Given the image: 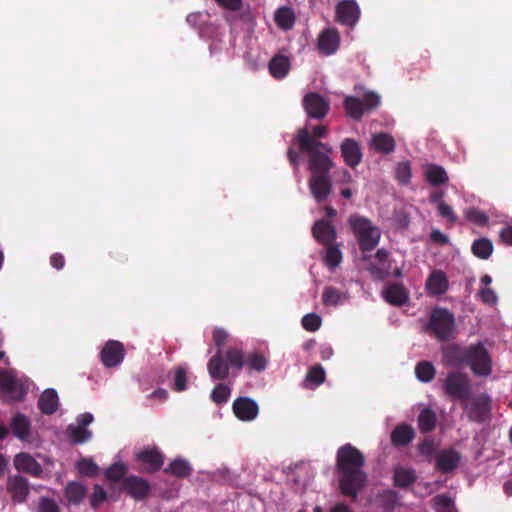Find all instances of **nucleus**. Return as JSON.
<instances>
[{
  "label": "nucleus",
  "mask_w": 512,
  "mask_h": 512,
  "mask_svg": "<svg viewBox=\"0 0 512 512\" xmlns=\"http://www.w3.org/2000/svg\"><path fill=\"white\" fill-rule=\"evenodd\" d=\"M394 484L400 488H406L412 485L417 477L412 469L404 467H396L394 469Z\"/></svg>",
  "instance_id": "obj_35"
},
{
  "label": "nucleus",
  "mask_w": 512,
  "mask_h": 512,
  "mask_svg": "<svg viewBox=\"0 0 512 512\" xmlns=\"http://www.w3.org/2000/svg\"><path fill=\"white\" fill-rule=\"evenodd\" d=\"M341 156L346 165L357 167L362 161V150L355 139L345 138L340 145Z\"/></svg>",
  "instance_id": "obj_15"
},
{
  "label": "nucleus",
  "mask_w": 512,
  "mask_h": 512,
  "mask_svg": "<svg viewBox=\"0 0 512 512\" xmlns=\"http://www.w3.org/2000/svg\"><path fill=\"white\" fill-rule=\"evenodd\" d=\"M71 441L75 444H82L89 440L92 436V432L87 428L81 426H69L68 428Z\"/></svg>",
  "instance_id": "obj_42"
},
{
  "label": "nucleus",
  "mask_w": 512,
  "mask_h": 512,
  "mask_svg": "<svg viewBox=\"0 0 512 512\" xmlns=\"http://www.w3.org/2000/svg\"><path fill=\"white\" fill-rule=\"evenodd\" d=\"M479 297L484 304L493 305L497 302V295L495 291L488 287L480 289Z\"/></svg>",
  "instance_id": "obj_58"
},
{
  "label": "nucleus",
  "mask_w": 512,
  "mask_h": 512,
  "mask_svg": "<svg viewBox=\"0 0 512 512\" xmlns=\"http://www.w3.org/2000/svg\"><path fill=\"white\" fill-rule=\"evenodd\" d=\"M466 218L473 223L483 226L488 222V217L476 208H470L466 211Z\"/></svg>",
  "instance_id": "obj_53"
},
{
  "label": "nucleus",
  "mask_w": 512,
  "mask_h": 512,
  "mask_svg": "<svg viewBox=\"0 0 512 512\" xmlns=\"http://www.w3.org/2000/svg\"><path fill=\"white\" fill-rule=\"evenodd\" d=\"M472 253L480 259H488L493 251L492 242L486 238H480L473 242Z\"/></svg>",
  "instance_id": "obj_40"
},
{
  "label": "nucleus",
  "mask_w": 512,
  "mask_h": 512,
  "mask_svg": "<svg viewBox=\"0 0 512 512\" xmlns=\"http://www.w3.org/2000/svg\"><path fill=\"white\" fill-rule=\"evenodd\" d=\"M309 190L318 203L324 202L332 191V181L329 174H312L308 181Z\"/></svg>",
  "instance_id": "obj_10"
},
{
  "label": "nucleus",
  "mask_w": 512,
  "mask_h": 512,
  "mask_svg": "<svg viewBox=\"0 0 512 512\" xmlns=\"http://www.w3.org/2000/svg\"><path fill=\"white\" fill-rule=\"evenodd\" d=\"M37 512H61L60 507L56 503L55 500L48 497H41L39 499V504L37 508Z\"/></svg>",
  "instance_id": "obj_52"
},
{
  "label": "nucleus",
  "mask_w": 512,
  "mask_h": 512,
  "mask_svg": "<svg viewBox=\"0 0 512 512\" xmlns=\"http://www.w3.org/2000/svg\"><path fill=\"white\" fill-rule=\"evenodd\" d=\"M299 151L308 155V166L312 174H329L334 166L329 156L333 148L327 143L310 139L307 133L300 135Z\"/></svg>",
  "instance_id": "obj_3"
},
{
  "label": "nucleus",
  "mask_w": 512,
  "mask_h": 512,
  "mask_svg": "<svg viewBox=\"0 0 512 512\" xmlns=\"http://www.w3.org/2000/svg\"><path fill=\"white\" fill-rule=\"evenodd\" d=\"M364 454L355 446L346 443L336 452V471L339 474V489L344 496L356 499L365 487L367 475L363 471Z\"/></svg>",
  "instance_id": "obj_1"
},
{
  "label": "nucleus",
  "mask_w": 512,
  "mask_h": 512,
  "mask_svg": "<svg viewBox=\"0 0 512 512\" xmlns=\"http://www.w3.org/2000/svg\"><path fill=\"white\" fill-rule=\"evenodd\" d=\"M455 329V317L447 308L436 307L431 311L427 331L439 341L449 340Z\"/></svg>",
  "instance_id": "obj_5"
},
{
  "label": "nucleus",
  "mask_w": 512,
  "mask_h": 512,
  "mask_svg": "<svg viewBox=\"0 0 512 512\" xmlns=\"http://www.w3.org/2000/svg\"><path fill=\"white\" fill-rule=\"evenodd\" d=\"M267 363L268 361L265 356L259 352L250 353L245 357V365L249 370L262 372L266 369Z\"/></svg>",
  "instance_id": "obj_41"
},
{
  "label": "nucleus",
  "mask_w": 512,
  "mask_h": 512,
  "mask_svg": "<svg viewBox=\"0 0 512 512\" xmlns=\"http://www.w3.org/2000/svg\"><path fill=\"white\" fill-rule=\"evenodd\" d=\"M38 408L43 414L51 415L58 409V394L52 389H46L38 400Z\"/></svg>",
  "instance_id": "obj_28"
},
{
  "label": "nucleus",
  "mask_w": 512,
  "mask_h": 512,
  "mask_svg": "<svg viewBox=\"0 0 512 512\" xmlns=\"http://www.w3.org/2000/svg\"><path fill=\"white\" fill-rule=\"evenodd\" d=\"M490 411L489 399L485 396L475 397L468 408V417L470 420L481 423L483 422Z\"/></svg>",
  "instance_id": "obj_20"
},
{
  "label": "nucleus",
  "mask_w": 512,
  "mask_h": 512,
  "mask_svg": "<svg viewBox=\"0 0 512 512\" xmlns=\"http://www.w3.org/2000/svg\"><path fill=\"white\" fill-rule=\"evenodd\" d=\"M10 427L13 435L21 441H27L31 434V421L30 419L20 413H15L10 421Z\"/></svg>",
  "instance_id": "obj_21"
},
{
  "label": "nucleus",
  "mask_w": 512,
  "mask_h": 512,
  "mask_svg": "<svg viewBox=\"0 0 512 512\" xmlns=\"http://www.w3.org/2000/svg\"><path fill=\"white\" fill-rule=\"evenodd\" d=\"M438 214L442 217L447 219L451 224L456 223L457 216L453 212V209L451 206H449L447 203L440 201L437 205Z\"/></svg>",
  "instance_id": "obj_54"
},
{
  "label": "nucleus",
  "mask_w": 512,
  "mask_h": 512,
  "mask_svg": "<svg viewBox=\"0 0 512 512\" xmlns=\"http://www.w3.org/2000/svg\"><path fill=\"white\" fill-rule=\"evenodd\" d=\"M136 460L146 465V472L154 473L163 466L165 455L157 447H146L136 453Z\"/></svg>",
  "instance_id": "obj_11"
},
{
  "label": "nucleus",
  "mask_w": 512,
  "mask_h": 512,
  "mask_svg": "<svg viewBox=\"0 0 512 512\" xmlns=\"http://www.w3.org/2000/svg\"><path fill=\"white\" fill-rule=\"evenodd\" d=\"M85 494V487L78 482H69L65 488V496L73 504H79L85 497Z\"/></svg>",
  "instance_id": "obj_39"
},
{
  "label": "nucleus",
  "mask_w": 512,
  "mask_h": 512,
  "mask_svg": "<svg viewBox=\"0 0 512 512\" xmlns=\"http://www.w3.org/2000/svg\"><path fill=\"white\" fill-rule=\"evenodd\" d=\"M187 376L186 370L182 367H177L175 370L174 390L181 392L186 389Z\"/></svg>",
  "instance_id": "obj_55"
},
{
  "label": "nucleus",
  "mask_w": 512,
  "mask_h": 512,
  "mask_svg": "<svg viewBox=\"0 0 512 512\" xmlns=\"http://www.w3.org/2000/svg\"><path fill=\"white\" fill-rule=\"evenodd\" d=\"M468 355V347L464 348L456 344L446 345L442 349L444 364L460 368L466 365Z\"/></svg>",
  "instance_id": "obj_17"
},
{
  "label": "nucleus",
  "mask_w": 512,
  "mask_h": 512,
  "mask_svg": "<svg viewBox=\"0 0 512 512\" xmlns=\"http://www.w3.org/2000/svg\"><path fill=\"white\" fill-rule=\"evenodd\" d=\"M7 491L11 495L13 502L23 503L30 493L29 482L21 475L9 476L7 479Z\"/></svg>",
  "instance_id": "obj_13"
},
{
  "label": "nucleus",
  "mask_w": 512,
  "mask_h": 512,
  "mask_svg": "<svg viewBox=\"0 0 512 512\" xmlns=\"http://www.w3.org/2000/svg\"><path fill=\"white\" fill-rule=\"evenodd\" d=\"M396 178L401 184H407L411 179V166L409 162H400L396 167Z\"/></svg>",
  "instance_id": "obj_51"
},
{
  "label": "nucleus",
  "mask_w": 512,
  "mask_h": 512,
  "mask_svg": "<svg viewBox=\"0 0 512 512\" xmlns=\"http://www.w3.org/2000/svg\"><path fill=\"white\" fill-rule=\"evenodd\" d=\"M306 379L316 385H320L325 381V371L321 365H314L309 369Z\"/></svg>",
  "instance_id": "obj_50"
},
{
  "label": "nucleus",
  "mask_w": 512,
  "mask_h": 512,
  "mask_svg": "<svg viewBox=\"0 0 512 512\" xmlns=\"http://www.w3.org/2000/svg\"><path fill=\"white\" fill-rule=\"evenodd\" d=\"M501 241L509 246H512V226L505 227L500 232Z\"/></svg>",
  "instance_id": "obj_64"
},
{
  "label": "nucleus",
  "mask_w": 512,
  "mask_h": 512,
  "mask_svg": "<svg viewBox=\"0 0 512 512\" xmlns=\"http://www.w3.org/2000/svg\"><path fill=\"white\" fill-rule=\"evenodd\" d=\"M302 133H307V136L310 139H312L316 142H321L320 139L326 138V136L328 135V128L325 125H317L313 128H310L309 125H307V124L305 126L299 128L297 131V134L295 136V140L298 143L299 147H300V135H302Z\"/></svg>",
  "instance_id": "obj_36"
},
{
  "label": "nucleus",
  "mask_w": 512,
  "mask_h": 512,
  "mask_svg": "<svg viewBox=\"0 0 512 512\" xmlns=\"http://www.w3.org/2000/svg\"><path fill=\"white\" fill-rule=\"evenodd\" d=\"M274 20L279 28L290 30L295 23V14L291 8L283 6L275 11Z\"/></svg>",
  "instance_id": "obj_33"
},
{
  "label": "nucleus",
  "mask_w": 512,
  "mask_h": 512,
  "mask_svg": "<svg viewBox=\"0 0 512 512\" xmlns=\"http://www.w3.org/2000/svg\"><path fill=\"white\" fill-rule=\"evenodd\" d=\"M315 239L323 245H331L336 239V230L333 224L325 219L315 222L312 228Z\"/></svg>",
  "instance_id": "obj_19"
},
{
  "label": "nucleus",
  "mask_w": 512,
  "mask_h": 512,
  "mask_svg": "<svg viewBox=\"0 0 512 512\" xmlns=\"http://www.w3.org/2000/svg\"><path fill=\"white\" fill-rule=\"evenodd\" d=\"M50 265L57 270H61L65 266L64 256L58 252L53 253L50 256Z\"/></svg>",
  "instance_id": "obj_62"
},
{
  "label": "nucleus",
  "mask_w": 512,
  "mask_h": 512,
  "mask_svg": "<svg viewBox=\"0 0 512 512\" xmlns=\"http://www.w3.org/2000/svg\"><path fill=\"white\" fill-rule=\"evenodd\" d=\"M384 299L396 306H401L408 300V294L401 284H390L383 292Z\"/></svg>",
  "instance_id": "obj_29"
},
{
  "label": "nucleus",
  "mask_w": 512,
  "mask_h": 512,
  "mask_svg": "<svg viewBox=\"0 0 512 512\" xmlns=\"http://www.w3.org/2000/svg\"><path fill=\"white\" fill-rule=\"evenodd\" d=\"M233 413L241 421H252L259 413V406L249 397H238L232 405Z\"/></svg>",
  "instance_id": "obj_12"
},
{
  "label": "nucleus",
  "mask_w": 512,
  "mask_h": 512,
  "mask_svg": "<svg viewBox=\"0 0 512 512\" xmlns=\"http://www.w3.org/2000/svg\"><path fill=\"white\" fill-rule=\"evenodd\" d=\"M460 461V454L453 450H443L436 459L437 469L443 473L454 470Z\"/></svg>",
  "instance_id": "obj_26"
},
{
  "label": "nucleus",
  "mask_w": 512,
  "mask_h": 512,
  "mask_svg": "<svg viewBox=\"0 0 512 512\" xmlns=\"http://www.w3.org/2000/svg\"><path fill=\"white\" fill-rule=\"evenodd\" d=\"M434 506L439 507L440 510L453 509V501L451 497L446 494H439L433 498Z\"/></svg>",
  "instance_id": "obj_57"
},
{
  "label": "nucleus",
  "mask_w": 512,
  "mask_h": 512,
  "mask_svg": "<svg viewBox=\"0 0 512 512\" xmlns=\"http://www.w3.org/2000/svg\"><path fill=\"white\" fill-rule=\"evenodd\" d=\"M344 108L347 114L356 120H360L365 112L363 102L353 96H347L344 99Z\"/></svg>",
  "instance_id": "obj_38"
},
{
  "label": "nucleus",
  "mask_w": 512,
  "mask_h": 512,
  "mask_svg": "<svg viewBox=\"0 0 512 512\" xmlns=\"http://www.w3.org/2000/svg\"><path fill=\"white\" fill-rule=\"evenodd\" d=\"M107 493L105 490L100 487L99 485H96L94 487V492L91 496V504L93 507H97L99 504H101L103 501L106 500Z\"/></svg>",
  "instance_id": "obj_59"
},
{
  "label": "nucleus",
  "mask_w": 512,
  "mask_h": 512,
  "mask_svg": "<svg viewBox=\"0 0 512 512\" xmlns=\"http://www.w3.org/2000/svg\"><path fill=\"white\" fill-rule=\"evenodd\" d=\"M245 366V356L241 349L229 347L226 351L218 349L207 363L212 380L223 381L229 376V369L239 372Z\"/></svg>",
  "instance_id": "obj_2"
},
{
  "label": "nucleus",
  "mask_w": 512,
  "mask_h": 512,
  "mask_svg": "<svg viewBox=\"0 0 512 512\" xmlns=\"http://www.w3.org/2000/svg\"><path fill=\"white\" fill-rule=\"evenodd\" d=\"M426 287L429 290L430 294L433 295H442L444 294L449 287L448 279L443 271L435 270L433 271L426 282Z\"/></svg>",
  "instance_id": "obj_25"
},
{
  "label": "nucleus",
  "mask_w": 512,
  "mask_h": 512,
  "mask_svg": "<svg viewBox=\"0 0 512 512\" xmlns=\"http://www.w3.org/2000/svg\"><path fill=\"white\" fill-rule=\"evenodd\" d=\"M126 470V466L123 463H115L106 469L105 477L108 480L117 482L124 477Z\"/></svg>",
  "instance_id": "obj_48"
},
{
  "label": "nucleus",
  "mask_w": 512,
  "mask_h": 512,
  "mask_svg": "<svg viewBox=\"0 0 512 512\" xmlns=\"http://www.w3.org/2000/svg\"><path fill=\"white\" fill-rule=\"evenodd\" d=\"M125 354V348L122 342L109 340L100 351V360L104 367L114 368L123 362Z\"/></svg>",
  "instance_id": "obj_9"
},
{
  "label": "nucleus",
  "mask_w": 512,
  "mask_h": 512,
  "mask_svg": "<svg viewBox=\"0 0 512 512\" xmlns=\"http://www.w3.org/2000/svg\"><path fill=\"white\" fill-rule=\"evenodd\" d=\"M303 107L309 118L321 120L328 114L330 103L322 95L309 92L303 98Z\"/></svg>",
  "instance_id": "obj_8"
},
{
  "label": "nucleus",
  "mask_w": 512,
  "mask_h": 512,
  "mask_svg": "<svg viewBox=\"0 0 512 512\" xmlns=\"http://www.w3.org/2000/svg\"><path fill=\"white\" fill-rule=\"evenodd\" d=\"M340 36L335 28H328L322 31L318 39V48L326 55L336 52L339 47Z\"/></svg>",
  "instance_id": "obj_22"
},
{
  "label": "nucleus",
  "mask_w": 512,
  "mask_h": 512,
  "mask_svg": "<svg viewBox=\"0 0 512 512\" xmlns=\"http://www.w3.org/2000/svg\"><path fill=\"white\" fill-rule=\"evenodd\" d=\"M348 223L358 240L361 251L370 252L378 245L381 237L380 230L368 218L353 214L349 217Z\"/></svg>",
  "instance_id": "obj_4"
},
{
  "label": "nucleus",
  "mask_w": 512,
  "mask_h": 512,
  "mask_svg": "<svg viewBox=\"0 0 512 512\" xmlns=\"http://www.w3.org/2000/svg\"><path fill=\"white\" fill-rule=\"evenodd\" d=\"M445 395L452 401H466L471 395V384L464 373L448 372L442 384Z\"/></svg>",
  "instance_id": "obj_6"
},
{
  "label": "nucleus",
  "mask_w": 512,
  "mask_h": 512,
  "mask_svg": "<svg viewBox=\"0 0 512 512\" xmlns=\"http://www.w3.org/2000/svg\"><path fill=\"white\" fill-rule=\"evenodd\" d=\"M228 334L224 329L216 328L213 331V342L218 349L225 344Z\"/></svg>",
  "instance_id": "obj_60"
},
{
  "label": "nucleus",
  "mask_w": 512,
  "mask_h": 512,
  "mask_svg": "<svg viewBox=\"0 0 512 512\" xmlns=\"http://www.w3.org/2000/svg\"><path fill=\"white\" fill-rule=\"evenodd\" d=\"M415 437V431L409 424L397 425L390 435L391 444L394 447H404L408 445Z\"/></svg>",
  "instance_id": "obj_24"
},
{
  "label": "nucleus",
  "mask_w": 512,
  "mask_h": 512,
  "mask_svg": "<svg viewBox=\"0 0 512 512\" xmlns=\"http://www.w3.org/2000/svg\"><path fill=\"white\" fill-rule=\"evenodd\" d=\"M290 59L282 54H276L269 62V72L275 79H283L290 71Z\"/></svg>",
  "instance_id": "obj_27"
},
{
  "label": "nucleus",
  "mask_w": 512,
  "mask_h": 512,
  "mask_svg": "<svg viewBox=\"0 0 512 512\" xmlns=\"http://www.w3.org/2000/svg\"><path fill=\"white\" fill-rule=\"evenodd\" d=\"M123 489L135 499H144L150 493V484L138 476H128L123 480Z\"/></svg>",
  "instance_id": "obj_18"
},
{
  "label": "nucleus",
  "mask_w": 512,
  "mask_h": 512,
  "mask_svg": "<svg viewBox=\"0 0 512 512\" xmlns=\"http://www.w3.org/2000/svg\"><path fill=\"white\" fill-rule=\"evenodd\" d=\"M0 389L6 393L14 394L19 400H22L26 394L23 384H20L18 380L6 370L0 371Z\"/></svg>",
  "instance_id": "obj_23"
},
{
  "label": "nucleus",
  "mask_w": 512,
  "mask_h": 512,
  "mask_svg": "<svg viewBox=\"0 0 512 512\" xmlns=\"http://www.w3.org/2000/svg\"><path fill=\"white\" fill-rule=\"evenodd\" d=\"M419 430L426 434L432 432L437 423V416L431 408L423 409L417 418Z\"/></svg>",
  "instance_id": "obj_34"
},
{
  "label": "nucleus",
  "mask_w": 512,
  "mask_h": 512,
  "mask_svg": "<svg viewBox=\"0 0 512 512\" xmlns=\"http://www.w3.org/2000/svg\"><path fill=\"white\" fill-rule=\"evenodd\" d=\"M216 3L229 10V11H238L242 6V0H215Z\"/></svg>",
  "instance_id": "obj_61"
},
{
  "label": "nucleus",
  "mask_w": 512,
  "mask_h": 512,
  "mask_svg": "<svg viewBox=\"0 0 512 512\" xmlns=\"http://www.w3.org/2000/svg\"><path fill=\"white\" fill-rule=\"evenodd\" d=\"M359 16V7L352 0L340 1L336 6V20L343 25L354 26Z\"/></svg>",
  "instance_id": "obj_14"
},
{
  "label": "nucleus",
  "mask_w": 512,
  "mask_h": 512,
  "mask_svg": "<svg viewBox=\"0 0 512 512\" xmlns=\"http://www.w3.org/2000/svg\"><path fill=\"white\" fill-rule=\"evenodd\" d=\"M398 493L394 490H386L380 495L381 506L385 512H392L398 503Z\"/></svg>",
  "instance_id": "obj_45"
},
{
  "label": "nucleus",
  "mask_w": 512,
  "mask_h": 512,
  "mask_svg": "<svg viewBox=\"0 0 512 512\" xmlns=\"http://www.w3.org/2000/svg\"><path fill=\"white\" fill-rule=\"evenodd\" d=\"M467 365L477 376H488L491 373V359L488 351L481 343L473 344L468 347Z\"/></svg>",
  "instance_id": "obj_7"
},
{
  "label": "nucleus",
  "mask_w": 512,
  "mask_h": 512,
  "mask_svg": "<svg viewBox=\"0 0 512 512\" xmlns=\"http://www.w3.org/2000/svg\"><path fill=\"white\" fill-rule=\"evenodd\" d=\"M163 472L177 478H186L192 473V467L187 460L176 458L164 469Z\"/></svg>",
  "instance_id": "obj_32"
},
{
  "label": "nucleus",
  "mask_w": 512,
  "mask_h": 512,
  "mask_svg": "<svg viewBox=\"0 0 512 512\" xmlns=\"http://www.w3.org/2000/svg\"><path fill=\"white\" fill-rule=\"evenodd\" d=\"M328 246L329 247L327 248L325 255V263L328 267L333 269L340 264L342 260V253L337 246Z\"/></svg>",
  "instance_id": "obj_47"
},
{
  "label": "nucleus",
  "mask_w": 512,
  "mask_h": 512,
  "mask_svg": "<svg viewBox=\"0 0 512 512\" xmlns=\"http://www.w3.org/2000/svg\"><path fill=\"white\" fill-rule=\"evenodd\" d=\"M78 472L86 477H94L98 474L97 464L89 458H82L77 462Z\"/></svg>",
  "instance_id": "obj_44"
},
{
  "label": "nucleus",
  "mask_w": 512,
  "mask_h": 512,
  "mask_svg": "<svg viewBox=\"0 0 512 512\" xmlns=\"http://www.w3.org/2000/svg\"><path fill=\"white\" fill-rule=\"evenodd\" d=\"M301 323L305 330L309 332H315L320 328L322 320L319 315L315 313H309L302 318Z\"/></svg>",
  "instance_id": "obj_49"
},
{
  "label": "nucleus",
  "mask_w": 512,
  "mask_h": 512,
  "mask_svg": "<svg viewBox=\"0 0 512 512\" xmlns=\"http://www.w3.org/2000/svg\"><path fill=\"white\" fill-rule=\"evenodd\" d=\"M14 467L18 472L26 473L36 478L41 477L43 473L41 464L26 452H20L15 455Z\"/></svg>",
  "instance_id": "obj_16"
},
{
  "label": "nucleus",
  "mask_w": 512,
  "mask_h": 512,
  "mask_svg": "<svg viewBox=\"0 0 512 512\" xmlns=\"http://www.w3.org/2000/svg\"><path fill=\"white\" fill-rule=\"evenodd\" d=\"M425 178L433 186H440L449 181L445 169L437 164H428L425 167Z\"/></svg>",
  "instance_id": "obj_30"
},
{
  "label": "nucleus",
  "mask_w": 512,
  "mask_h": 512,
  "mask_svg": "<svg viewBox=\"0 0 512 512\" xmlns=\"http://www.w3.org/2000/svg\"><path fill=\"white\" fill-rule=\"evenodd\" d=\"M372 146L379 153L389 154L395 149V140L387 133H376L372 136Z\"/></svg>",
  "instance_id": "obj_31"
},
{
  "label": "nucleus",
  "mask_w": 512,
  "mask_h": 512,
  "mask_svg": "<svg viewBox=\"0 0 512 512\" xmlns=\"http://www.w3.org/2000/svg\"><path fill=\"white\" fill-rule=\"evenodd\" d=\"M342 293L335 287L329 286L325 288L322 294L323 303L326 306H335L341 302Z\"/></svg>",
  "instance_id": "obj_46"
},
{
  "label": "nucleus",
  "mask_w": 512,
  "mask_h": 512,
  "mask_svg": "<svg viewBox=\"0 0 512 512\" xmlns=\"http://www.w3.org/2000/svg\"><path fill=\"white\" fill-rule=\"evenodd\" d=\"M436 374L434 365L430 361H420L415 366V375L423 383L431 382Z\"/></svg>",
  "instance_id": "obj_37"
},
{
  "label": "nucleus",
  "mask_w": 512,
  "mask_h": 512,
  "mask_svg": "<svg viewBox=\"0 0 512 512\" xmlns=\"http://www.w3.org/2000/svg\"><path fill=\"white\" fill-rule=\"evenodd\" d=\"M430 238L433 242L444 245L449 242L447 235L442 233L440 230H433L430 234Z\"/></svg>",
  "instance_id": "obj_63"
},
{
  "label": "nucleus",
  "mask_w": 512,
  "mask_h": 512,
  "mask_svg": "<svg viewBox=\"0 0 512 512\" xmlns=\"http://www.w3.org/2000/svg\"><path fill=\"white\" fill-rule=\"evenodd\" d=\"M364 104V111L375 109L380 103V97L374 92H368L361 100Z\"/></svg>",
  "instance_id": "obj_56"
},
{
  "label": "nucleus",
  "mask_w": 512,
  "mask_h": 512,
  "mask_svg": "<svg viewBox=\"0 0 512 512\" xmlns=\"http://www.w3.org/2000/svg\"><path fill=\"white\" fill-rule=\"evenodd\" d=\"M230 394L231 389L227 385L219 383L212 390L210 397L214 403L221 405L228 401Z\"/></svg>",
  "instance_id": "obj_43"
}]
</instances>
